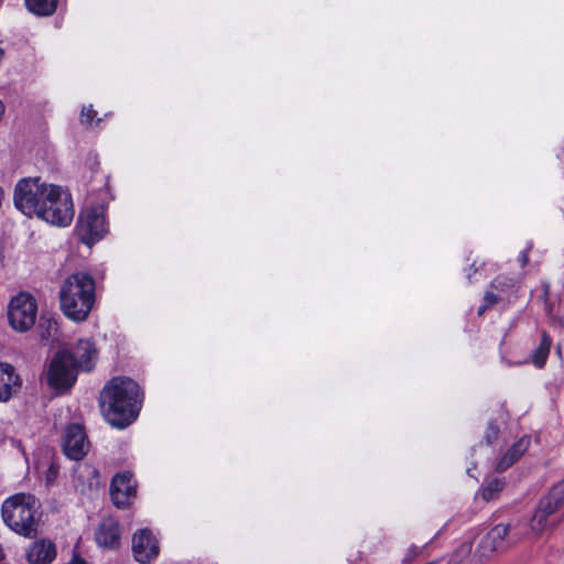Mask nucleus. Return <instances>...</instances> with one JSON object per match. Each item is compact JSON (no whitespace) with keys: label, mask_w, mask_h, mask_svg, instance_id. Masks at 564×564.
I'll use <instances>...</instances> for the list:
<instances>
[{"label":"nucleus","mask_w":564,"mask_h":564,"mask_svg":"<svg viewBox=\"0 0 564 564\" xmlns=\"http://www.w3.org/2000/svg\"><path fill=\"white\" fill-rule=\"evenodd\" d=\"M550 347H551V339L545 334H543L541 344L538 347V349L535 350L534 356H533V361L538 367H542L544 365L546 357L550 352Z\"/></svg>","instance_id":"obj_25"},{"label":"nucleus","mask_w":564,"mask_h":564,"mask_svg":"<svg viewBox=\"0 0 564 564\" xmlns=\"http://www.w3.org/2000/svg\"><path fill=\"white\" fill-rule=\"evenodd\" d=\"M36 313V301L29 293H19L11 299L8 305L9 324L17 332L29 330L35 323Z\"/></svg>","instance_id":"obj_5"},{"label":"nucleus","mask_w":564,"mask_h":564,"mask_svg":"<svg viewBox=\"0 0 564 564\" xmlns=\"http://www.w3.org/2000/svg\"><path fill=\"white\" fill-rule=\"evenodd\" d=\"M135 495V486L131 475L118 474L112 478L110 485V496L113 503L118 508H123L129 505L131 497Z\"/></svg>","instance_id":"obj_13"},{"label":"nucleus","mask_w":564,"mask_h":564,"mask_svg":"<svg viewBox=\"0 0 564 564\" xmlns=\"http://www.w3.org/2000/svg\"><path fill=\"white\" fill-rule=\"evenodd\" d=\"M520 262H521V265L524 267L527 265L528 261H529V258H528V252L527 251H523L519 258Z\"/></svg>","instance_id":"obj_29"},{"label":"nucleus","mask_w":564,"mask_h":564,"mask_svg":"<svg viewBox=\"0 0 564 564\" xmlns=\"http://www.w3.org/2000/svg\"><path fill=\"white\" fill-rule=\"evenodd\" d=\"M45 377L52 389L56 391L69 389L77 379V370L70 364V356L66 352H57L52 359Z\"/></svg>","instance_id":"obj_8"},{"label":"nucleus","mask_w":564,"mask_h":564,"mask_svg":"<svg viewBox=\"0 0 564 564\" xmlns=\"http://www.w3.org/2000/svg\"><path fill=\"white\" fill-rule=\"evenodd\" d=\"M50 473H51V474H54V473H55V470H54V468H53V467H50Z\"/></svg>","instance_id":"obj_32"},{"label":"nucleus","mask_w":564,"mask_h":564,"mask_svg":"<svg viewBox=\"0 0 564 564\" xmlns=\"http://www.w3.org/2000/svg\"><path fill=\"white\" fill-rule=\"evenodd\" d=\"M509 532L508 524H497L481 540L480 549L484 554L495 552L506 546V536Z\"/></svg>","instance_id":"obj_18"},{"label":"nucleus","mask_w":564,"mask_h":564,"mask_svg":"<svg viewBox=\"0 0 564 564\" xmlns=\"http://www.w3.org/2000/svg\"><path fill=\"white\" fill-rule=\"evenodd\" d=\"M97 111L93 109V106H85L82 109L80 121L83 123H91L93 119L96 117Z\"/></svg>","instance_id":"obj_26"},{"label":"nucleus","mask_w":564,"mask_h":564,"mask_svg":"<svg viewBox=\"0 0 564 564\" xmlns=\"http://www.w3.org/2000/svg\"><path fill=\"white\" fill-rule=\"evenodd\" d=\"M503 486L505 484L501 479L495 478L481 487L479 495L485 501H490L498 496Z\"/></svg>","instance_id":"obj_24"},{"label":"nucleus","mask_w":564,"mask_h":564,"mask_svg":"<svg viewBox=\"0 0 564 564\" xmlns=\"http://www.w3.org/2000/svg\"><path fill=\"white\" fill-rule=\"evenodd\" d=\"M3 557L2 549L0 547V560Z\"/></svg>","instance_id":"obj_31"},{"label":"nucleus","mask_w":564,"mask_h":564,"mask_svg":"<svg viewBox=\"0 0 564 564\" xmlns=\"http://www.w3.org/2000/svg\"><path fill=\"white\" fill-rule=\"evenodd\" d=\"M62 352L70 356V364L74 365L77 371L78 369L90 371L98 358L96 346L89 339H79L70 350H63Z\"/></svg>","instance_id":"obj_12"},{"label":"nucleus","mask_w":564,"mask_h":564,"mask_svg":"<svg viewBox=\"0 0 564 564\" xmlns=\"http://www.w3.org/2000/svg\"><path fill=\"white\" fill-rule=\"evenodd\" d=\"M564 502V481L556 484L544 497L531 520V529L536 534L542 533L547 525V517L554 513Z\"/></svg>","instance_id":"obj_9"},{"label":"nucleus","mask_w":564,"mask_h":564,"mask_svg":"<svg viewBox=\"0 0 564 564\" xmlns=\"http://www.w3.org/2000/svg\"><path fill=\"white\" fill-rule=\"evenodd\" d=\"M530 438L522 437L518 442H516L508 452L497 462L496 470L499 473L508 469L512 464H514L529 448Z\"/></svg>","instance_id":"obj_21"},{"label":"nucleus","mask_w":564,"mask_h":564,"mask_svg":"<svg viewBox=\"0 0 564 564\" xmlns=\"http://www.w3.org/2000/svg\"><path fill=\"white\" fill-rule=\"evenodd\" d=\"M142 394L137 382L129 378H113L101 390L100 408L107 422L124 429L139 415Z\"/></svg>","instance_id":"obj_1"},{"label":"nucleus","mask_w":564,"mask_h":564,"mask_svg":"<svg viewBox=\"0 0 564 564\" xmlns=\"http://www.w3.org/2000/svg\"><path fill=\"white\" fill-rule=\"evenodd\" d=\"M22 380L12 365L0 362V402L9 401L20 390Z\"/></svg>","instance_id":"obj_15"},{"label":"nucleus","mask_w":564,"mask_h":564,"mask_svg":"<svg viewBox=\"0 0 564 564\" xmlns=\"http://www.w3.org/2000/svg\"><path fill=\"white\" fill-rule=\"evenodd\" d=\"M408 558L411 560L413 558L414 556H416V554L419 553V550L416 546L412 545L409 551H408Z\"/></svg>","instance_id":"obj_28"},{"label":"nucleus","mask_w":564,"mask_h":564,"mask_svg":"<svg viewBox=\"0 0 564 564\" xmlns=\"http://www.w3.org/2000/svg\"><path fill=\"white\" fill-rule=\"evenodd\" d=\"M56 193L46 197L44 207L39 218L55 226H68L74 217V208L70 196L59 186L55 185Z\"/></svg>","instance_id":"obj_6"},{"label":"nucleus","mask_w":564,"mask_h":564,"mask_svg":"<svg viewBox=\"0 0 564 564\" xmlns=\"http://www.w3.org/2000/svg\"><path fill=\"white\" fill-rule=\"evenodd\" d=\"M30 564H51L56 557V547L50 540H37L29 549Z\"/></svg>","instance_id":"obj_17"},{"label":"nucleus","mask_w":564,"mask_h":564,"mask_svg":"<svg viewBox=\"0 0 564 564\" xmlns=\"http://www.w3.org/2000/svg\"><path fill=\"white\" fill-rule=\"evenodd\" d=\"M490 430L492 431L494 436H496L497 435V430L492 429L491 426H490Z\"/></svg>","instance_id":"obj_30"},{"label":"nucleus","mask_w":564,"mask_h":564,"mask_svg":"<svg viewBox=\"0 0 564 564\" xmlns=\"http://www.w3.org/2000/svg\"><path fill=\"white\" fill-rule=\"evenodd\" d=\"M159 552L158 540L153 536L151 531L142 529L133 534L132 553L139 563L147 564L152 562L158 557Z\"/></svg>","instance_id":"obj_11"},{"label":"nucleus","mask_w":564,"mask_h":564,"mask_svg":"<svg viewBox=\"0 0 564 564\" xmlns=\"http://www.w3.org/2000/svg\"><path fill=\"white\" fill-rule=\"evenodd\" d=\"M62 312L74 322L87 319L95 302V281L84 272L69 275L59 290Z\"/></svg>","instance_id":"obj_2"},{"label":"nucleus","mask_w":564,"mask_h":564,"mask_svg":"<svg viewBox=\"0 0 564 564\" xmlns=\"http://www.w3.org/2000/svg\"><path fill=\"white\" fill-rule=\"evenodd\" d=\"M498 301H499V297H498L496 294H494V293H491V292H487V293L485 294V302H486V305H484V306L479 307V310H478V315H482V314H484V312L486 311V308H487L488 306H492V305H494V304H496Z\"/></svg>","instance_id":"obj_27"},{"label":"nucleus","mask_w":564,"mask_h":564,"mask_svg":"<svg viewBox=\"0 0 564 564\" xmlns=\"http://www.w3.org/2000/svg\"><path fill=\"white\" fill-rule=\"evenodd\" d=\"M530 438L522 437L518 442H516L508 452L497 462L496 470L499 473L508 469L512 464H514L529 448Z\"/></svg>","instance_id":"obj_19"},{"label":"nucleus","mask_w":564,"mask_h":564,"mask_svg":"<svg viewBox=\"0 0 564 564\" xmlns=\"http://www.w3.org/2000/svg\"><path fill=\"white\" fill-rule=\"evenodd\" d=\"M75 488L80 494H86L100 486L98 470L89 464H80L74 470Z\"/></svg>","instance_id":"obj_16"},{"label":"nucleus","mask_w":564,"mask_h":564,"mask_svg":"<svg viewBox=\"0 0 564 564\" xmlns=\"http://www.w3.org/2000/svg\"><path fill=\"white\" fill-rule=\"evenodd\" d=\"M530 438L522 437L518 442H516L508 452L497 462L496 470L499 473L508 469L512 464H514L529 448Z\"/></svg>","instance_id":"obj_22"},{"label":"nucleus","mask_w":564,"mask_h":564,"mask_svg":"<svg viewBox=\"0 0 564 564\" xmlns=\"http://www.w3.org/2000/svg\"><path fill=\"white\" fill-rule=\"evenodd\" d=\"M25 4L30 12L40 17H46L55 12L57 0H25Z\"/></svg>","instance_id":"obj_23"},{"label":"nucleus","mask_w":564,"mask_h":564,"mask_svg":"<svg viewBox=\"0 0 564 564\" xmlns=\"http://www.w3.org/2000/svg\"><path fill=\"white\" fill-rule=\"evenodd\" d=\"M40 503L30 494H15L6 499L1 507L4 523L14 532L30 536L36 531Z\"/></svg>","instance_id":"obj_3"},{"label":"nucleus","mask_w":564,"mask_h":564,"mask_svg":"<svg viewBox=\"0 0 564 564\" xmlns=\"http://www.w3.org/2000/svg\"><path fill=\"white\" fill-rule=\"evenodd\" d=\"M530 438L522 437L518 442H516L508 452L497 462L496 470L499 473L508 469L512 464H514L529 448Z\"/></svg>","instance_id":"obj_20"},{"label":"nucleus","mask_w":564,"mask_h":564,"mask_svg":"<svg viewBox=\"0 0 564 564\" xmlns=\"http://www.w3.org/2000/svg\"><path fill=\"white\" fill-rule=\"evenodd\" d=\"M89 443L84 427L70 424L66 427L63 438V449L67 457L74 460L82 459L88 452Z\"/></svg>","instance_id":"obj_10"},{"label":"nucleus","mask_w":564,"mask_h":564,"mask_svg":"<svg viewBox=\"0 0 564 564\" xmlns=\"http://www.w3.org/2000/svg\"><path fill=\"white\" fill-rule=\"evenodd\" d=\"M95 539L102 547L110 550L119 547L121 531L118 521L111 517L104 518L97 528Z\"/></svg>","instance_id":"obj_14"},{"label":"nucleus","mask_w":564,"mask_h":564,"mask_svg":"<svg viewBox=\"0 0 564 564\" xmlns=\"http://www.w3.org/2000/svg\"><path fill=\"white\" fill-rule=\"evenodd\" d=\"M76 230L79 239L87 246L100 240L107 232L104 210L100 207H86L78 217Z\"/></svg>","instance_id":"obj_7"},{"label":"nucleus","mask_w":564,"mask_h":564,"mask_svg":"<svg viewBox=\"0 0 564 564\" xmlns=\"http://www.w3.org/2000/svg\"><path fill=\"white\" fill-rule=\"evenodd\" d=\"M56 193L55 185L42 182L39 177L20 180L14 187L15 207L26 216L41 214L46 197Z\"/></svg>","instance_id":"obj_4"}]
</instances>
